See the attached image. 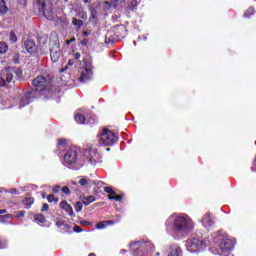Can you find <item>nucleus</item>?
<instances>
[{
    "mask_svg": "<svg viewBox=\"0 0 256 256\" xmlns=\"http://www.w3.org/2000/svg\"><path fill=\"white\" fill-rule=\"evenodd\" d=\"M136 44H137V42L134 41V45H136Z\"/></svg>",
    "mask_w": 256,
    "mask_h": 256,
    "instance_id": "338daca9",
    "label": "nucleus"
},
{
    "mask_svg": "<svg viewBox=\"0 0 256 256\" xmlns=\"http://www.w3.org/2000/svg\"><path fill=\"white\" fill-rule=\"evenodd\" d=\"M74 41H76L75 37H73V38L70 39V40H67V41H66V45H71V43H73Z\"/></svg>",
    "mask_w": 256,
    "mask_h": 256,
    "instance_id": "a18cd8bd",
    "label": "nucleus"
},
{
    "mask_svg": "<svg viewBox=\"0 0 256 256\" xmlns=\"http://www.w3.org/2000/svg\"><path fill=\"white\" fill-rule=\"evenodd\" d=\"M182 253L183 251L181 250V247H179L178 245H171L168 256H181Z\"/></svg>",
    "mask_w": 256,
    "mask_h": 256,
    "instance_id": "f3484780",
    "label": "nucleus"
},
{
    "mask_svg": "<svg viewBox=\"0 0 256 256\" xmlns=\"http://www.w3.org/2000/svg\"><path fill=\"white\" fill-rule=\"evenodd\" d=\"M104 191H105V193H109L110 195H115V192H114L113 188H111V187H105Z\"/></svg>",
    "mask_w": 256,
    "mask_h": 256,
    "instance_id": "473e14b6",
    "label": "nucleus"
},
{
    "mask_svg": "<svg viewBox=\"0 0 256 256\" xmlns=\"http://www.w3.org/2000/svg\"><path fill=\"white\" fill-rule=\"evenodd\" d=\"M113 37V32L112 31H108L106 34V43H114L115 42V38H111Z\"/></svg>",
    "mask_w": 256,
    "mask_h": 256,
    "instance_id": "b1692460",
    "label": "nucleus"
},
{
    "mask_svg": "<svg viewBox=\"0 0 256 256\" xmlns=\"http://www.w3.org/2000/svg\"><path fill=\"white\" fill-rule=\"evenodd\" d=\"M34 219L37 223H45L46 221L45 216L43 214L35 215Z\"/></svg>",
    "mask_w": 256,
    "mask_h": 256,
    "instance_id": "393cba45",
    "label": "nucleus"
},
{
    "mask_svg": "<svg viewBox=\"0 0 256 256\" xmlns=\"http://www.w3.org/2000/svg\"><path fill=\"white\" fill-rule=\"evenodd\" d=\"M61 191L65 195H69L71 193V190H69V187H67V186L62 187Z\"/></svg>",
    "mask_w": 256,
    "mask_h": 256,
    "instance_id": "72a5a7b5",
    "label": "nucleus"
},
{
    "mask_svg": "<svg viewBox=\"0 0 256 256\" xmlns=\"http://www.w3.org/2000/svg\"><path fill=\"white\" fill-rule=\"evenodd\" d=\"M84 159H86L89 165L95 167L97 163H101V154L95 148H86L84 150Z\"/></svg>",
    "mask_w": 256,
    "mask_h": 256,
    "instance_id": "0eeeda50",
    "label": "nucleus"
},
{
    "mask_svg": "<svg viewBox=\"0 0 256 256\" xmlns=\"http://www.w3.org/2000/svg\"><path fill=\"white\" fill-rule=\"evenodd\" d=\"M91 17H92V19H97V11L96 10L91 11Z\"/></svg>",
    "mask_w": 256,
    "mask_h": 256,
    "instance_id": "79ce46f5",
    "label": "nucleus"
},
{
    "mask_svg": "<svg viewBox=\"0 0 256 256\" xmlns=\"http://www.w3.org/2000/svg\"><path fill=\"white\" fill-rule=\"evenodd\" d=\"M9 40L11 41V43H17V35L15 34V32H10Z\"/></svg>",
    "mask_w": 256,
    "mask_h": 256,
    "instance_id": "7c9ffc66",
    "label": "nucleus"
},
{
    "mask_svg": "<svg viewBox=\"0 0 256 256\" xmlns=\"http://www.w3.org/2000/svg\"><path fill=\"white\" fill-rule=\"evenodd\" d=\"M24 49H26L28 53H35V51H37V47L33 40H26L24 42Z\"/></svg>",
    "mask_w": 256,
    "mask_h": 256,
    "instance_id": "dca6fc26",
    "label": "nucleus"
},
{
    "mask_svg": "<svg viewBox=\"0 0 256 256\" xmlns=\"http://www.w3.org/2000/svg\"><path fill=\"white\" fill-rule=\"evenodd\" d=\"M5 213H7V210H6V209H1V210H0V215H3V214H5Z\"/></svg>",
    "mask_w": 256,
    "mask_h": 256,
    "instance_id": "5fc2aeb1",
    "label": "nucleus"
},
{
    "mask_svg": "<svg viewBox=\"0 0 256 256\" xmlns=\"http://www.w3.org/2000/svg\"><path fill=\"white\" fill-rule=\"evenodd\" d=\"M38 43H39L38 51L41 53V55H47V53H49L51 49L49 48V36L42 35L38 39Z\"/></svg>",
    "mask_w": 256,
    "mask_h": 256,
    "instance_id": "ddd939ff",
    "label": "nucleus"
},
{
    "mask_svg": "<svg viewBox=\"0 0 256 256\" xmlns=\"http://www.w3.org/2000/svg\"><path fill=\"white\" fill-rule=\"evenodd\" d=\"M32 85L34 87H42L40 89H35L30 92H27L26 94L19 96V109H23V107H26V105H29L35 99L37 91H47V87L51 85V77L49 76H37L33 81Z\"/></svg>",
    "mask_w": 256,
    "mask_h": 256,
    "instance_id": "7ed1b4c3",
    "label": "nucleus"
},
{
    "mask_svg": "<svg viewBox=\"0 0 256 256\" xmlns=\"http://www.w3.org/2000/svg\"><path fill=\"white\" fill-rule=\"evenodd\" d=\"M87 43H89V40L85 38L81 41V45H87Z\"/></svg>",
    "mask_w": 256,
    "mask_h": 256,
    "instance_id": "09e8293b",
    "label": "nucleus"
},
{
    "mask_svg": "<svg viewBox=\"0 0 256 256\" xmlns=\"http://www.w3.org/2000/svg\"><path fill=\"white\" fill-rule=\"evenodd\" d=\"M75 121L76 123H78L79 125H93V123H95V121H97V116H85L83 114H79L77 113L75 115Z\"/></svg>",
    "mask_w": 256,
    "mask_h": 256,
    "instance_id": "f8f14e48",
    "label": "nucleus"
},
{
    "mask_svg": "<svg viewBox=\"0 0 256 256\" xmlns=\"http://www.w3.org/2000/svg\"><path fill=\"white\" fill-rule=\"evenodd\" d=\"M49 211V204L44 203L42 207V212Z\"/></svg>",
    "mask_w": 256,
    "mask_h": 256,
    "instance_id": "a19ab883",
    "label": "nucleus"
},
{
    "mask_svg": "<svg viewBox=\"0 0 256 256\" xmlns=\"http://www.w3.org/2000/svg\"><path fill=\"white\" fill-rule=\"evenodd\" d=\"M107 227V223L105 221L99 222L96 225V229H105Z\"/></svg>",
    "mask_w": 256,
    "mask_h": 256,
    "instance_id": "2f4dec72",
    "label": "nucleus"
},
{
    "mask_svg": "<svg viewBox=\"0 0 256 256\" xmlns=\"http://www.w3.org/2000/svg\"><path fill=\"white\" fill-rule=\"evenodd\" d=\"M1 75L4 79H6V83H11L13 82V78L15 77V75H17L18 77H21L22 72L21 70L15 71V69L11 67H7L1 71Z\"/></svg>",
    "mask_w": 256,
    "mask_h": 256,
    "instance_id": "9b49d317",
    "label": "nucleus"
},
{
    "mask_svg": "<svg viewBox=\"0 0 256 256\" xmlns=\"http://www.w3.org/2000/svg\"><path fill=\"white\" fill-rule=\"evenodd\" d=\"M63 225H65V223H63V221H61V220L56 222L57 227H63Z\"/></svg>",
    "mask_w": 256,
    "mask_h": 256,
    "instance_id": "c03bdc74",
    "label": "nucleus"
},
{
    "mask_svg": "<svg viewBox=\"0 0 256 256\" xmlns=\"http://www.w3.org/2000/svg\"><path fill=\"white\" fill-rule=\"evenodd\" d=\"M120 253H121L122 255H124V253H127V250L123 249V250L120 251Z\"/></svg>",
    "mask_w": 256,
    "mask_h": 256,
    "instance_id": "4d7b16f0",
    "label": "nucleus"
},
{
    "mask_svg": "<svg viewBox=\"0 0 256 256\" xmlns=\"http://www.w3.org/2000/svg\"><path fill=\"white\" fill-rule=\"evenodd\" d=\"M251 170L254 172V171H255V168H254V167H252V168H251Z\"/></svg>",
    "mask_w": 256,
    "mask_h": 256,
    "instance_id": "0e129e2a",
    "label": "nucleus"
},
{
    "mask_svg": "<svg viewBox=\"0 0 256 256\" xmlns=\"http://www.w3.org/2000/svg\"><path fill=\"white\" fill-rule=\"evenodd\" d=\"M202 225L206 229H209L211 227H214L215 221H213V218L211 217V214H205L202 218Z\"/></svg>",
    "mask_w": 256,
    "mask_h": 256,
    "instance_id": "4468645a",
    "label": "nucleus"
},
{
    "mask_svg": "<svg viewBox=\"0 0 256 256\" xmlns=\"http://www.w3.org/2000/svg\"><path fill=\"white\" fill-rule=\"evenodd\" d=\"M105 222H106V227H107V225H115V221H113V220H108Z\"/></svg>",
    "mask_w": 256,
    "mask_h": 256,
    "instance_id": "49530a36",
    "label": "nucleus"
},
{
    "mask_svg": "<svg viewBox=\"0 0 256 256\" xmlns=\"http://www.w3.org/2000/svg\"><path fill=\"white\" fill-rule=\"evenodd\" d=\"M93 185H96V187L98 189H101V187H103L105 184L103 183V181H100V180H93L92 181V186Z\"/></svg>",
    "mask_w": 256,
    "mask_h": 256,
    "instance_id": "c85d7f7f",
    "label": "nucleus"
},
{
    "mask_svg": "<svg viewBox=\"0 0 256 256\" xmlns=\"http://www.w3.org/2000/svg\"><path fill=\"white\" fill-rule=\"evenodd\" d=\"M235 239L230 238L226 231L218 230L212 232L206 238L195 236L186 241V249L190 253H200L209 248L212 255L230 256L235 249Z\"/></svg>",
    "mask_w": 256,
    "mask_h": 256,
    "instance_id": "f257e3e1",
    "label": "nucleus"
},
{
    "mask_svg": "<svg viewBox=\"0 0 256 256\" xmlns=\"http://www.w3.org/2000/svg\"><path fill=\"white\" fill-rule=\"evenodd\" d=\"M137 5H139V1H137V0H131V1L128 3L127 10H128V11H135V9H137Z\"/></svg>",
    "mask_w": 256,
    "mask_h": 256,
    "instance_id": "6ab92c4d",
    "label": "nucleus"
},
{
    "mask_svg": "<svg viewBox=\"0 0 256 256\" xmlns=\"http://www.w3.org/2000/svg\"><path fill=\"white\" fill-rule=\"evenodd\" d=\"M96 200L95 196L90 195L88 197H85L82 201L83 205H91V203H94V201Z\"/></svg>",
    "mask_w": 256,
    "mask_h": 256,
    "instance_id": "412c9836",
    "label": "nucleus"
},
{
    "mask_svg": "<svg viewBox=\"0 0 256 256\" xmlns=\"http://www.w3.org/2000/svg\"><path fill=\"white\" fill-rule=\"evenodd\" d=\"M165 229L174 239H183L195 231V222L186 213H174L166 219Z\"/></svg>",
    "mask_w": 256,
    "mask_h": 256,
    "instance_id": "f03ea898",
    "label": "nucleus"
},
{
    "mask_svg": "<svg viewBox=\"0 0 256 256\" xmlns=\"http://www.w3.org/2000/svg\"><path fill=\"white\" fill-rule=\"evenodd\" d=\"M73 63H74L73 60L68 61V65H70V66L73 65Z\"/></svg>",
    "mask_w": 256,
    "mask_h": 256,
    "instance_id": "bf43d9fd",
    "label": "nucleus"
},
{
    "mask_svg": "<svg viewBox=\"0 0 256 256\" xmlns=\"http://www.w3.org/2000/svg\"><path fill=\"white\" fill-rule=\"evenodd\" d=\"M253 13H255V8L250 7L245 13H244V17L246 19H249V17H251V15H253Z\"/></svg>",
    "mask_w": 256,
    "mask_h": 256,
    "instance_id": "bb28decb",
    "label": "nucleus"
},
{
    "mask_svg": "<svg viewBox=\"0 0 256 256\" xmlns=\"http://www.w3.org/2000/svg\"><path fill=\"white\" fill-rule=\"evenodd\" d=\"M75 211H76V213H81V211H83V203H81L79 201L76 202Z\"/></svg>",
    "mask_w": 256,
    "mask_h": 256,
    "instance_id": "cd10ccee",
    "label": "nucleus"
},
{
    "mask_svg": "<svg viewBox=\"0 0 256 256\" xmlns=\"http://www.w3.org/2000/svg\"><path fill=\"white\" fill-rule=\"evenodd\" d=\"M151 242H141L136 241L130 244V253H132L133 256H137L145 249V247H151Z\"/></svg>",
    "mask_w": 256,
    "mask_h": 256,
    "instance_id": "9d476101",
    "label": "nucleus"
},
{
    "mask_svg": "<svg viewBox=\"0 0 256 256\" xmlns=\"http://www.w3.org/2000/svg\"><path fill=\"white\" fill-rule=\"evenodd\" d=\"M74 59H76V61H79V59H81V53L75 52L74 53Z\"/></svg>",
    "mask_w": 256,
    "mask_h": 256,
    "instance_id": "ea45409f",
    "label": "nucleus"
},
{
    "mask_svg": "<svg viewBox=\"0 0 256 256\" xmlns=\"http://www.w3.org/2000/svg\"><path fill=\"white\" fill-rule=\"evenodd\" d=\"M11 193H12V195H17V189H15V188L12 189V190H11Z\"/></svg>",
    "mask_w": 256,
    "mask_h": 256,
    "instance_id": "864d4df0",
    "label": "nucleus"
},
{
    "mask_svg": "<svg viewBox=\"0 0 256 256\" xmlns=\"http://www.w3.org/2000/svg\"><path fill=\"white\" fill-rule=\"evenodd\" d=\"M64 227H65L66 229H69V225H64Z\"/></svg>",
    "mask_w": 256,
    "mask_h": 256,
    "instance_id": "680f3d73",
    "label": "nucleus"
},
{
    "mask_svg": "<svg viewBox=\"0 0 256 256\" xmlns=\"http://www.w3.org/2000/svg\"><path fill=\"white\" fill-rule=\"evenodd\" d=\"M17 219H21L22 217H25V211H20L16 213Z\"/></svg>",
    "mask_w": 256,
    "mask_h": 256,
    "instance_id": "c9c22d12",
    "label": "nucleus"
},
{
    "mask_svg": "<svg viewBox=\"0 0 256 256\" xmlns=\"http://www.w3.org/2000/svg\"><path fill=\"white\" fill-rule=\"evenodd\" d=\"M0 249H3V246H1V242H0Z\"/></svg>",
    "mask_w": 256,
    "mask_h": 256,
    "instance_id": "69168bd1",
    "label": "nucleus"
},
{
    "mask_svg": "<svg viewBox=\"0 0 256 256\" xmlns=\"http://www.w3.org/2000/svg\"><path fill=\"white\" fill-rule=\"evenodd\" d=\"M12 217H13V216H12L11 214H6V215H4V219H6V220H7V219H12Z\"/></svg>",
    "mask_w": 256,
    "mask_h": 256,
    "instance_id": "8fccbe9b",
    "label": "nucleus"
},
{
    "mask_svg": "<svg viewBox=\"0 0 256 256\" xmlns=\"http://www.w3.org/2000/svg\"><path fill=\"white\" fill-rule=\"evenodd\" d=\"M74 232L75 233H83V229H81V227H79V226H74Z\"/></svg>",
    "mask_w": 256,
    "mask_h": 256,
    "instance_id": "4c0bfd02",
    "label": "nucleus"
},
{
    "mask_svg": "<svg viewBox=\"0 0 256 256\" xmlns=\"http://www.w3.org/2000/svg\"><path fill=\"white\" fill-rule=\"evenodd\" d=\"M36 7L46 19H53V6L51 0H36Z\"/></svg>",
    "mask_w": 256,
    "mask_h": 256,
    "instance_id": "39448f33",
    "label": "nucleus"
},
{
    "mask_svg": "<svg viewBox=\"0 0 256 256\" xmlns=\"http://www.w3.org/2000/svg\"><path fill=\"white\" fill-rule=\"evenodd\" d=\"M9 51V46L5 42H0V55H5Z\"/></svg>",
    "mask_w": 256,
    "mask_h": 256,
    "instance_id": "4be33fe9",
    "label": "nucleus"
},
{
    "mask_svg": "<svg viewBox=\"0 0 256 256\" xmlns=\"http://www.w3.org/2000/svg\"><path fill=\"white\" fill-rule=\"evenodd\" d=\"M48 203H59V199L55 198V195L50 194L47 196Z\"/></svg>",
    "mask_w": 256,
    "mask_h": 256,
    "instance_id": "a878e982",
    "label": "nucleus"
},
{
    "mask_svg": "<svg viewBox=\"0 0 256 256\" xmlns=\"http://www.w3.org/2000/svg\"><path fill=\"white\" fill-rule=\"evenodd\" d=\"M108 199H110V200H115V196H113V195H108Z\"/></svg>",
    "mask_w": 256,
    "mask_h": 256,
    "instance_id": "6e6d98bb",
    "label": "nucleus"
},
{
    "mask_svg": "<svg viewBox=\"0 0 256 256\" xmlns=\"http://www.w3.org/2000/svg\"><path fill=\"white\" fill-rule=\"evenodd\" d=\"M84 3H89V0H85Z\"/></svg>",
    "mask_w": 256,
    "mask_h": 256,
    "instance_id": "e2e57ef3",
    "label": "nucleus"
},
{
    "mask_svg": "<svg viewBox=\"0 0 256 256\" xmlns=\"http://www.w3.org/2000/svg\"><path fill=\"white\" fill-rule=\"evenodd\" d=\"M81 18H82V19H87V14H83V15L81 16Z\"/></svg>",
    "mask_w": 256,
    "mask_h": 256,
    "instance_id": "13d9d810",
    "label": "nucleus"
},
{
    "mask_svg": "<svg viewBox=\"0 0 256 256\" xmlns=\"http://www.w3.org/2000/svg\"><path fill=\"white\" fill-rule=\"evenodd\" d=\"M64 165H79V149L75 146L70 147L64 155Z\"/></svg>",
    "mask_w": 256,
    "mask_h": 256,
    "instance_id": "423d86ee",
    "label": "nucleus"
},
{
    "mask_svg": "<svg viewBox=\"0 0 256 256\" xmlns=\"http://www.w3.org/2000/svg\"><path fill=\"white\" fill-rule=\"evenodd\" d=\"M81 225H91V222H89V221H82Z\"/></svg>",
    "mask_w": 256,
    "mask_h": 256,
    "instance_id": "603ef678",
    "label": "nucleus"
},
{
    "mask_svg": "<svg viewBox=\"0 0 256 256\" xmlns=\"http://www.w3.org/2000/svg\"><path fill=\"white\" fill-rule=\"evenodd\" d=\"M97 141L99 145L109 147L111 145H115V143L119 141V136H117L113 131L104 128L98 133Z\"/></svg>",
    "mask_w": 256,
    "mask_h": 256,
    "instance_id": "20e7f679",
    "label": "nucleus"
},
{
    "mask_svg": "<svg viewBox=\"0 0 256 256\" xmlns=\"http://www.w3.org/2000/svg\"><path fill=\"white\" fill-rule=\"evenodd\" d=\"M0 13H7V6L5 5V1L0 2Z\"/></svg>",
    "mask_w": 256,
    "mask_h": 256,
    "instance_id": "c756f323",
    "label": "nucleus"
},
{
    "mask_svg": "<svg viewBox=\"0 0 256 256\" xmlns=\"http://www.w3.org/2000/svg\"><path fill=\"white\" fill-rule=\"evenodd\" d=\"M50 57L53 63H57L61 57V47L59 44V38H57V36H54L50 43Z\"/></svg>",
    "mask_w": 256,
    "mask_h": 256,
    "instance_id": "6e6552de",
    "label": "nucleus"
},
{
    "mask_svg": "<svg viewBox=\"0 0 256 256\" xmlns=\"http://www.w3.org/2000/svg\"><path fill=\"white\" fill-rule=\"evenodd\" d=\"M64 145H67V140H65V139H59V140H58V146H59V147H64Z\"/></svg>",
    "mask_w": 256,
    "mask_h": 256,
    "instance_id": "f704fd0d",
    "label": "nucleus"
},
{
    "mask_svg": "<svg viewBox=\"0 0 256 256\" xmlns=\"http://www.w3.org/2000/svg\"><path fill=\"white\" fill-rule=\"evenodd\" d=\"M78 183L81 187H92V180L87 178H81Z\"/></svg>",
    "mask_w": 256,
    "mask_h": 256,
    "instance_id": "a211bd4d",
    "label": "nucleus"
},
{
    "mask_svg": "<svg viewBox=\"0 0 256 256\" xmlns=\"http://www.w3.org/2000/svg\"><path fill=\"white\" fill-rule=\"evenodd\" d=\"M60 190H61V186L56 185V186L53 187L52 192H53V193H57V192L60 191Z\"/></svg>",
    "mask_w": 256,
    "mask_h": 256,
    "instance_id": "58836bf2",
    "label": "nucleus"
},
{
    "mask_svg": "<svg viewBox=\"0 0 256 256\" xmlns=\"http://www.w3.org/2000/svg\"><path fill=\"white\" fill-rule=\"evenodd\" d=\"M88 256H97L95 253H90Z\"/></svg>",
    "mask_w": 256,
    "mask_h": 256,
    "instance_id": "052dcab7",
    "label": "nucleus"
},
{
    "mask_svg": "<svg viewBox=\"0 0 256 256\" xmlns=\"http://www.w3.org/2000/svg\"><path fill=\"white\" fill-rule=\"evenodd\" d=\"M5 83H7L5 81V78L3 76H0V87H5Z\"/></svg>",
    "mask_w": 256,
    "mask_h": 256,
    "instance_id": "e433bc0d",
    "label": "nucleus"
},
{
    "mask_svg": "<svg viewBox=\"0 0 256 256\" xmlns=\"http://www.w3.org/2000/svg\"><path fill=\"white\" fill-rule=\"evenodd\" d=\"M72 25L77 27V29H81V27H83V20H80V19H77V18H73Z\"/></svg>",
    "mask_w": 256,
    "mask_h": 256,
    "instance_id": "5701e85b",
    "label": "nucleus"
},
{
    "mask_svg": "<svg viewBox=\"0 0 256 256\" xmlns=\"http://www.w3.org/2000/svg\"><path fill=\"white\" fill-rule=\"evenodd\" d=\"M114 1H117V0H114Z\"/></svg>",
    "mask_w": 256,
    "mask_h": 256,
    "instance_id": "774afa93",
    "label": "nucleus"
},
{
    "mask_svg": "<svg viewBox=\"0 0 256 256\" xmlns=\"http://www.w3.org/2000/svg\"><path fill=\"white\" fill-rule=\"evenodd\" d=\"M123 197H121V195H116L114 196V201H122Z\"/></svg>",
    "mask_w": 256,
    "mask_h": 256,
    "instance_id": "37998d69",
    "label": "nucleus"
},
{
    "mask_svg": "<svg viewBox=\"0 0 256 256\" xmlns=\"http://www.w3.org/2000/svg\"><path fill=\"white\" fill-rule=\"evenodd\" d=\"M83 35H84V37H89V35H91V32L85 31V32H83Z\"/></svg>",
    "mask_w": 256,
    "mask_h": 256,
    "instance_id": "3c124183",
    "label": "nucleus"
},
{
    "mask_svg": "<svg viewBox=\"0 0 256 256\" xmlns=\"http://www.w3.org/2000/svg\"><path fill=\"white\" fill-rule=\"evenodd\" d=\"M23 203L26 209H31V205L35 203V199H33V197H28V198H25V200H23Z\"/></svg>",
    "mask_w": 256,
    "mask_h": 256,
    "instance_id": "aec40b11",
    "label": "nucleus"
},
{
    "mask_svg": "<svg viewBox=\"0 0 256 256\" xmlns=\"http://www.w3.org/2000/svg\"><path fill=\"white\" fill-rule=\"evenodd\" d=\"M60 209L67 212L70 217H75V212H73V207L67 203V201L60 202Z\"/></svg>",
    "mask_w": 256,
    "mask_h": 256,
    "instance_id": "2eb2a0df",
    "label": "nucleus"
},
{
    "mask_svg": "<svg viewBox=\"0 0 256 256\" xmlns=\"http://www.w3.org/2000/svg\"><path fill=\"white\" fill-rule=\"evenodd\" d=\"M79 73L80 83H87V81H91V79H93V67L91 65H86L85 67L80 68Z\"/></svg>",
    "mask_w": 256,
    "mask_h": 256,
    "instance_id": "1a4fd4ad",
    "label": "nucleus"
},
{
    "mask_svg": "<svg viewBox=\"0 0 256 256\" xmlns=\"http://www.w3.org/2000/svg\"><path fill=\"white\" fill-rule=\"evenodd\" d=\"M5 221H7V219L5 218L4 215L0 216V223H5Z\"/></svg>",
    "mask_w": 256,
    "mask_h": 256,
    "instance_id": "de8ad7c7",
    "label": "nucleus"
}]
</instances>
